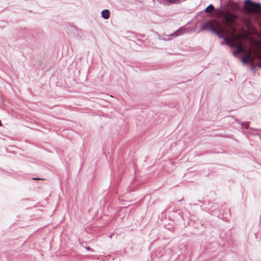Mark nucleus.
<instances>
[{
    "instance_id": "obj_1",
    "label": "nucleus",
    "mask_w": 261,
    "mask_h": 261,
    "mask_svg": "<svg viewBox=\"0 0 261 261\" xmlns=\"http://www.w3.org/2000/svg\"><path fill=\"white\" fill-rule=\"evenodd\" d=\"M220 14L223 18L220 25L222 29L221 31L224 33V40L229 46L237 48L233 53L234 55L244 51L242 35L237 33L236 29L233 24L235 16L227 11H221Z\"/></svg>"
},
{
    "instance_id": "obj_2",
    "label": "nucleus",
    "mask_w": 261,
    "mask_h": 261,
    "mask_svg": "<svg viewBox=\"0 0 261 261\" xmlns=\"http://www.w3.org/2000/svg\"><path fill=\"white\" fill-rule=\"evenodd\" d=\"M222 28L219 22L207 21L201 25V30H210L219 37H224V33L222 32Z\"/></svg>"
},
{
    "instance_id": "obj_3",
    "label": "nucleus",
    "mask_w": 261,
    "mask_h": 261,
    "mask_svg": "<svg viewBox=\"0 0 261 261\" xmlns=\"http://www.w3.org/2000/svg\"><path fill=\"white\" fill-rule=\"evenodd\" d=\"M244 8L249 12L259 13L261 12L260 5L253 3L250 0H246L245 2Z\"/></svg>"
},
{
    "instance_id": "obj_4",
    "label": "nucleus",
    "mask_w": 261,
    "mask_h": 261,
    "mask_svg": "<svg viewBox=\"0 0 261 261\" xmlns=\"http://www.w3.org/2000/svg\"><path fill=\"white\" fill-rule=\"evenodd\" d=\"M251 45H254V48H253V50L254 52L256 53H259L260 54L259 55V58L261 59V44L258 41H251Z\"/></svg>"
},
{
    "instance_id": "obj_5",
    "label": "nucleus",
    "mask_w": 261,
    "mask_h": 261,
    "mask_svg": "<svg viewBox=\"0 0 261 261\" xmlns=\"http://www.w3.org/2000/svg\"><path fill=\"white\" fill-rule=\"evenodd\" d=\"M243 48L244 49V51H241V53L245 54V55L242 58V62L243 63H247L251 59L250 49L248 50L247 49L244 48L243 46ZM240 53H241V52H240ZM238 54H239V53Z\"/></svg>"
},
{
    "instance_id": "obj_6",
    "label": "nucleus",
    "mask_w": 261,
    "mask_h": 261,
    "mask_svg": "<svg viewBox=\"0 0 261 261\" xmlns=\"http://www.w3.org/2000/svg\"><path fill=\"white\" fill-rule=\"evenodd\" d=\"M101 16L105 19H108L110 16V12L108 10H105L101 12Z\"/></svg>"
},
{
    "instance_id": "obj_7",
    "label": "nucleus",
    "mask_w": 261,
    "mask_h": 261,
    "mask_svg": "<svg viewBox=\"0 0 261 261\" xmlns=\"http://www.w3.org/2000/svg\"><path fill=\"white\" fill-rule=\"evenodd\" d=\"M214 10V7L212 5H209L205 10V12L211 13Z\"/></svg>"
},
{
    "instance_id": "obj_8",
    "label": "nucleus",
    "mask_w": 261,
    "mask_h": 261,
    "mask_svg": "<svg viewBox=\"0 0 261 261\" xmlns=\"http://www.w3.org/2000/svg\"><path fill=\"white\" fill-rule=\"evenodd\" d=\"M33 179H35V180H39V179H42V178H33Z\"/></svg>"
},
{
    "instance_id": "obj_9",
    "label": "nucleus",
    "mask_w": 261,
    "mask_h": 261,
    "mask_svg": "<svg viewBox=\"0 0 261 261\" xmlns=\"http://www.w3.org/2000/svg\"><path fill=\"white\" fill-rule=\"evenodd\" d=\"M87 250H90L91 249H90V247H87Z\"/></svg>"
}]
</instances>
